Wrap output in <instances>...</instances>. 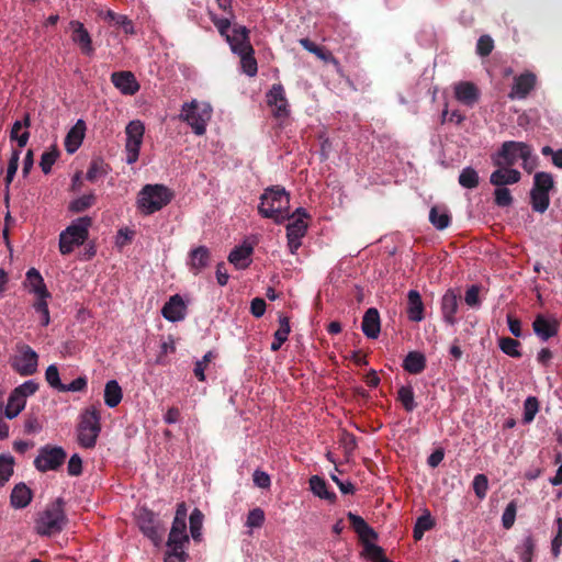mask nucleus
<instances>
[{
    "mask_svg": "<svg viewBox=\"0 0 562 562\" xmlns=\"http://www.w3.org/2000/svg\"><path fill=\"white\" fill-rule=\"evenodd\" d=\"M258 212L263 218L282 224L290 220V194L283 187L272 186L266 188L260 196Z\"/></svg>",
    "mask_w": 562,
    "mask_h": 562,
    "instance_id": "1",
    "label": "nucleus"
},
{
    "mask_svg": "<svg viewBox=\"0 0 562 562\" xmlns=\"http://www.w3.org/2000/svg\"><path fill=\"white\" fill-rule=\"evenodd\" d=\"M173 198V192L164 184H145L137 194L136 206L144 216H149L165 206Z\"/></svg>",
    "mask_w": 562,
    "mask_h": 562,
    "instance_id": "2",
    "label": "nucleus"
},
{
    "mask_svg": "<svg viewBox=\"0 0 562 562\" xmlns=\"http://www.w3.org/2000/svg\"><path fill=\"white\" fill-rule=\"evenodd\" d=\"M65 502L58 497L38 514L35 520V530L40 536L49 537L59 533L67 524Z\"/></svg>",
    "mask_w": 562,
    "mask_h": 562,
    "instance_id": "3",
    "label": "nucleus"
},
{
    "mask_svg": "<svg viewBox=\"0 0 562 562\" xmlns=\"http://www.w3.org/2000/svg\"><path fill=\"white\" fill-rule=\"evenodd\" d=\"M92 225V218L81 216L74 220L66 229L59 234V251L61 255H68L86 243L89 237V228Z\"/></svg>",
    "mask_w": 562,
    "mask_h": 562,
    "instance_id": "4",
    "label": "nucleus"
},
{
    "mask_svg": "<svg viewBox=\"0 0 562 562\" xmlns=\"http://www.w3.org/2000/svg\"><path fill=\"white\" fill-rule=\"evenodd\" d=\"M101 432V416L99 411L90 406L80 414L77 427V440L80 447L92 449Z\"/></svg>",
    "mask_w": 562,
    "mask_h": 562,
    "instance_id": "5",
    "label": "nucleus"
},
{
    "mask_svg": "<svg viewBox=\"0 0 562 562\" xmlns=\"http://www.w3.org/2000/svg\"><path fill=\"white\" fill-rule=\"evenodd\" d=\"M211 117L212 108L207 103H199L196 100H192L182 104L180 120L186 122L198 136L205 134Z\"/></svg>",
    "mask_w": 562,
    "mask_h": 562,
    "instance_id": "6",
    "label": "nucleus"
},
{
    "mask_svg": "<svg viewBox=\"0 0 562 562\" xmlns=\"http://www.w3.org/2000/svg\"><path fill=\"white\" fill-rule=\"evenodd\" d=\"M9 363L14 372L21 376H30L37 372L38 353L29 345L19 342L10 357Z\"/></svg>",
    "mask_w": 562,
    "mask_h": 562,
    "instance_id": "7",
    "label": "nucleus"
},
{
    "mask_svg": "<svg viewBox=\"0 0 562 562\" xmlns=\"http://www.w3.org/2000/svg\"><path fill=\"white\" fill-rule=\"evenodd\" d=\"M145 126L142 121L133 120L125 127V162L133 165L138 160Z\"/></svg>",
    "mask_w": 562,
    "mask_h": 562,
    "instance_id": "8",
    "label": "nucleus"
},
{
    "mask_svg": "<svg viewBox=\"0 0 562 562\" xmlns=\"http://www.w3.org/2000/svg\"><path fill=\"white\" fill-rule=\"evenodd\" d=\"M528 154V144L507 140L504 142L498 151L492 156V161L497 167H510L516 164L518 158H525Z\"/></svg>",
    "mask_w": 562,
    "mask_h": 562,
    "instance_id": "9",
    "label": "nucleus"
},
{
    "mask_svg": "<svg viewBox=\"0 0 562 562\" xmlns=\"http://www.w3.org/2000/svg\"><path fill=\"white\" fill-rule=\"evenodd\" d=\"M66 451L59 446L45 445L40 448L34 459V467L40 472L56 471L66 459Z\"/></svg>",
    "mask_w": 562,
    "mask_h": 562,
    "instance_id": "10",
    "label": "nucleus"
},
{
    "mask_svg": "<svg viewBox=\"0 0 562 562\" xmlns=\"http://www.w3.org/2000/svg\"><path fill=\"white\" fill-rule=\"evenodd\" d=\"M136 521L143 535L158 547L162 536L161 526L155 513L146 507H139L136 510Z\"/></svg>",
    "mask_w": 562,
    "mask_h": 562,
    "instance_id": "11",
    "label": "nucleus"
},
{
    "mask_svg": "<svg viewBox=\"0 0 562 562\" xmlns=\"http://www.w3.org/2000/svg\"><path fill=\"white\" fill-rule=\"evenodd\" d=\"M187 516L188 508L184 502L177 505L176 515L169 532L167 546L189 543V536L187 533Z\"/></svg>",
    "mask_w": 562,
    "mask_h": 562,
    "instance_id": "12",
    "label": "nucleus"
},
{
    "mask_svg": "<svg viewBox=\"0 0 562 562\" xmlns=\"http://www.w3.org/2000/svg\"><path fill=\"white\" fill-rule=\"evenodd\" d=\"M267 103L272 108L273 116L285 119L290 115V105L282 85H273L266 94Z\"/></svg>",
    "mask_w": 562,
    "mask_h": 562,
    "instance_id": "13",
    "label": "nucleus"
},
{
    "mask_svg": "<svg viewBox=\"0 0 562 562\" xmlns=\"http://www.w3.org/2000/svg\"><path fill=\"white\" fill-rule=\"evenodd\" d=\"M286 225V244L291 255H295L302 246V239L307 233L308 224L302 218L289 220Z\"/></svg>",
    "mask_w": 562,
    "mask_h": 562,
    "instance_id": "14",
    "label": "nucleus"
},
{
    "mask_svg": "<svg viewBox=\"0 0 562 562\" xmlns=\"http://www.w3.org/2000/svg\"><path fill=\"white\" fill-rule=\"evenodd\" d=\"M111 82L124 95H134L140 86L132 71H114L111 75Z\"/></svg>",
    "mask_w": 562,
    "mask_h": 562,
    "instance_id": "15",
    "label": "nucleus"
},
{
    "mask_svg": "<svg viewBox=\"0 0 562 562\" xmlns=\"http://www.w3.org/2000/svg\"><path fill=\"white\" fill-rule=\"evenodd\" d=\"M161 315L171 323H178L187 316V305L180 294H175L164 304Z\"/></svg>",
    "mask_w": 562,
    "mask_h": 562,
    "instance_id": "16",
    "label": "nucleus"
},
{
    "mask_svg": "<svg viewBox=\"0 0 562 562\" xmlns=\"http://www.w3.org/2000/svg\"><path fill=\"white\" fill-rule=\"evenodd\" d=\"M225 40L228 43L231 50L236 55L246 50H251L252 46L249 42V31L246 26H234L232 32L225 36Z\"/></svg>",
    "mask_w": 562,
    "mask_h": 562,
    "instance_id": "17",
    "label": "nucleus"
},
{
    "mask_svg": "<svg viewBox=\"0 0 562 562\" xmlns=\"http://www.w3.org/2000/svg\"><path fill=\"white\" fill-rule=\"evenodd\" d=\"M454 98L463 105L472 108L480 100L479 88L470 81L457 82L453 87Z\"/></svg>",
    "mask_w": 562,
    "mask_h": 562,
    "instance_id": "18",
    "label": "nucleus"
},
{
    "mask_svg": "<svg viewBox=\"0 0 562 562\" xmlns=\"http://www.w3.org/2000/svg\"><path fill=\"white\" fill-rule=\"evenodd\" d=\"M536 80V76L531 72H525L515 77L508 98L512 100L525 99L535 88Z\"/></svg>",
    "mask_w": 562,
    "mask_h": 562,
    "instance_id": "19",
    "label": "nucleus"
},
{
    "mask_svg": "<svg viewBox=\"0 0 562 562\" xmlns=\"http://www.w3.org/2000/svg\"><path fill=\"white\" fill-rule=\"evenodd\" d=\"M459 307V296L454 290L449 289L441 297V315L446 324L453 326L457 324L456 314Z\"/></svg>",
    "mask_w": 562,
    "mask_h": 562,
    "instance_id": "20",
    "label": "nucleus"
},
{
    "mask_svg": "<svg viewBox=\"0 0 562 562\" xmlns=\"http://www.w3.org/2000/svg\"><path fill=\"white\" fill-rule=\"evenodd\" d=\"M69 26L72 30V42L79 45L83 54L91 56L94 48L92 46L91 36L85 25L79 21H70Z\"/></svg>",
    "mask_w": 562,
    "mask_h": 562,
    "instance_id": "21",
    "label": "nucleus"
},
{
    "mask_svg": "<svg viewBox=\"0 0 562 562\" xmlns=\"http://www.w3.org/2000/svg\"><path fill=\"white\" fill-rule=\"evenodd\" d=\"M211 260V252L206 246H198L189 252L188 267L193 274H199L205 269Z\"/></svg>",
    "mask_w": 562,
    "mask_h": 562,
    "instance_id": "22",
    "label": "nucleus"
},
{
    "mask_svg": "<svg viewBox=\"0 0 562 562\" xmlns=\"http://www.w3.org/2000/svg\"><path fill=\"white\" fill-rule=\"evenodd\" d=\"M254 247L251 244L244 241L241 245L233 248L228 255V261L238 270L248 268L251 263V255Z\"/></svg>",
    "mask_w": 562,
    "mask_h": 562,
    "instance_id": "23",
    "label": "nucleus"
},
{
    "mask_svg": "<svg viewBox=\"0 0 562 562\" xmlns=\"http://www.w3.org/2000/svg\"><path fill=\"white\" fill-rule=\"evenodd\" d=\"M537 540L531 530H526L519 543L515 547V552L520 562H532L536 555Z\"/></svg>",
    "mask_w": 562,
    "mask_h": 562,
    "instance_id": "24",
    "label": "nucleus"
},
{
    "mask_svg": "<svg viewBox=\"0 0 562 562\" xmlns=\"http://www.w3.org/2000/svg\"><path fill=\"white\" fill-rule=\"evenodd\" d=\"M406 314L414 323H420L425 318V305L417 290L412 289L407 292Z\"/></svg>",
    "mask_w": 562,
    "mask_h": 562,
    "instance_id": "25",
    "label": "nucleus"
},
{
    "mask_svg": "<svg viewBox=\"0 0 562 562\" xmlns=\"http://www.w3.org/2000/svg\"><path fill=\"white\" fill-rule=\"evenodd\" d=\"M23 286L24 289L27 290L29 293H32L35 296L50 294L44 281V278L36 268H30L26 271Z\"/></svg>",
    "mask_w": 562,
    "mask_h": 562,
    "instance_id": "26",
    "label": "nucleus"
},
{
    "mask_svg": "<svg viewBox=\"0 0 562 562\" xmlns=\"http://www.w3.org/2000/svg\"><path fill=\"white\" fill-rule=\"evenodd\" d=\"M361 329L367 338L375 339L379 337L381 331V321L379 311L375 307H370L364 312Z\"/></svg>",
    "mask_w": 562,
    "mask_h": 562,
    "instance_id": "27",
    "label": "nucleus"
},
{
    "mask_svg": "<svg viewBox=\"0 0 562 562\" xmlns=\"http://www.w3.org/2000/svg\"><path fill=\"white\" fill-rule=\"evenodd\" d=\"M532 329L542 341H547L558 335L559 325L554 319H548L539 314L532 323Z\"/></svg>",
    "mask_w": 562,
    "mask_h": 562,
    "instance_id": "28",
    "label": "nucleus"
},
{
    "mask_svg": "<svg viewBox=\"0 0 562 562\" xmlns=\"http://www.w3.org/2000/svg\"><path fill=\"white\" fill-rule=\"evenodd\" d=\"M86 133V123L79 119L68 131L65 137V149L68 154H75L81 146Z\"/></svg>",
    "mask_w": 562,
    "mask_h": 562,
    "instance_id": "29",
    "label": "nucleus"
},
{
    "mask_svg": "<svg viewBox=\"0 0 562 562\" xmlns=\"http://www.w3.org/2000/svg\"><path fill=\"white\" fill-rule=\"evenodd\" d=\"M521 173L514 168L498 167L490 176V182L495 187H505L520 181Z\"/></svg>",
    "mask_w": 562,
    "mask_h": 562,
    "instance_id": "30",
    "label": "nucleus"
},
{
    "mask_svg": "<svg viewBox=\"0 0 562 562\" xmlns=\"http://www.w3.org/2000/svg\"><path fill=\"white\" fill-rule=\"evenodd\" d=\"M33 493L25 483L16 484L10 495L11 506L15 509L25 508L32 501Z\"/></svg>",
    "mask_w": 562,
    "mask_h": 562,
    "instance_id": "31",
    "label": "nucleus"
},
{
    "mask_svg": "<svg viewBox=\"0 0 562 562\" xmlns=\"http://www.w3.org/2000/svg\"><path fill=\"white\" fill-rule=\"evenodd\" d=\"M103 398L109 408H114L122 402L123 391L116 380L112 379L105 383Z\"/></svg>",
    "mask_w": 562,
    "mask_h": 562,
    "instance_id": "32",
    "label": "nucleus"
},
{
    "mask_svg": "<svg viewBox=\"0 0 562 562\" xmlns=\"http://www.w3.org/2000/svg\"><path fill=\"white\" fill-rule=\"evenodd\" d=\"M278 321L279 328L273 334V340L270 346L271 351H278L288 340L289 334L291 331L290 319L288 316L280 314Z\"/></svg>",
    "mask_w": 562,
    "mask_h": 562,
    "instance_id": "33",
    "label": "nucleus"
},
{
    "mask_svg": "<svg viewBox=\"0 0 562 562\" xmlns=\"http://www.w3.org/2000/svg\"><path fill=\"white\" fill-rule=\"evenodd\" d=\"M426 368V357L419 351H409L403 360V369L411 374H419Z\"/></svg>",
    "mask_w": 562,
    "mask_h": 562,
    "instance_id": "34",
    "label": "nucleus"
},
{
    "mask_svg": "<svg viewBox=\"0 0 562 562\" xmlns=\"http://www.w3.org/2000/svg\"><path fill=\"white\" fill-rule=\"evenodd\" d=\"M429 222L438 231L446 229L451 222V216L447 207L435 205L429 211Z\"/></svg>",
    "mask_w": 562,
    "mask_h": 562,
    "instance_id": "35",
    "label": "nucleus"
},
{
    "mask_svg": "<svg viewBox=\"0 0 562 562\" xmlns=\"http://www.w3.org/2000/svg\"><path fill=\"white\" fill-rule=\"evenodd\" d=\"M52 299L50 294L35 296V301L32 304L33 311L40 317V324L42 327H47L50 324V314L48 308V300Z\"/></svg>",
    "mask_w": 562,
    "mask_h": 562,
    "instance_id": "36",
    "label": "nucleus"
},
{
    "mask_svg": "<svg viewBox=\"0 0 562 562\" xmlns=\"http://www.w3.org/2000/svg\"><path fill=\"white\" fill-rule=\"evenodd\" d=\"M308 482L310 488L315 496L329 502H334L336 499V494L328 491L327 483L323 477L318 475H312Z\"/></svg>",
    "mask_w": 562,
    "mask_h": 562,
    "instance_id": "37",
    "label": "nucleus"
},
{
    "mask_svg": "<svg viewBox=\"0 0 562 562\" xmlns=\"http://www.w3.org/2000/svg\"><path fill=\"white\" fill-rule=\"evenodd\" d=\"M104 19L121 27L125 34L133 35L135 33L132 20L125 14H119L112 10H108L104 14Z\"/></svg>",
    "mask_w": 562,
    "mask_h": 562,
    "instance_id": "38",
    "label": "nucleus"
},
{
    "mask_svg": "<svg viewBox=\"0 0 562 562\" xmlns=\"http://www.w3.org/2000/svg\"><path fill=\"white\" fill-rule=\"evenodd\" d=\"M348 519L360 538H374L376 536L374 530L367 524V521L361 516L353 513H348Z\"/></svg>",
    "mask_w": 562,
    "mask_h": 562,
    "instance_id": "39",
    "label": "nucleus"
},
{
    "mask_svg": "<svg viewBox=\"0 0 562 562\" xmlns=\"http://www.w3.org/2000/svg\"><path fill=\"white\" fill-rule=\"evenodd\" d=\"M458 181L464 189H474L479 186L480 177L473 167L468 166L461 170Z\"/></svg>",
    "mask_w": 562,
    "mask_h": 562,
    "instance_id": "40",
    "label": "nucleus"
},
{
    "mask_svg": "<svg viewBox=\"0 0 562 562\" xmlns=\"http://www.w3.org/2000/svg\"><path fill=\"white\" fill-rule=\"evenodd\" d=\"M26 401L20 398L12 392L10 393L8 397V403L4 408V416L8 419H13L25 408Z\"/></svg>",
    "mask_w": 562,
    "mask_h": 562,
    "instance_id": "41",
    "label": "nucleus"
},
{
    "mask_svg": "<svg viewBox=\"0 0 562 562\" xmlns=\"http://www.w3.org/2000/svg\"><path fill=\"white\" fill-rule=\"evenodd\" d=\"M255 50L251 47V50L243 52L237 54L240 57V66L244 74H246L249 77H254L257 75L258 66L257 60L254 57Z\"/></svg>",
    "mask_w": 562,
    "mask_h": 562,
    "instance_id": "42",
    "label": "nucleus"
},
{
    "mask_svg": "<svg viewBox=\"0 0 562 562\" xmlns=\"http://www.w3.org/2000/svg\"><path fill=\"white\" fill-rule=\"evenodd\" d=\"M397 400L408 413L413 412L417 404L415 402L414 390L411 385H402L397 391Z\"/></svg>",
    "mask_w": 562,
    "mask_h": 562,
    "instance_id": "43",
    "label": "nucleus"
},
{
    "mask_svg": "<svg viewBox=\"0 0 562 562\" xmlns=\"http://www.w3.org/2000/svg\"><path fill=\"white\" fill-rule=\"evenodd\" d=\"M531 207L535 212L544 213L550 204L549 193L531 189L530 191Z\"/></svg>",
    "mask_w": 562,
    "mask_h": 562,
    "instance_id": "44",
    "label": "nucleus"
},
{
    "mask_svg": "<svg viewBox=\"0 0 562 562\" xmlns=\"http://www.w3.org/2000/svg\"><path fill=\"white\" fill-rule=\"evenodd\" d=\"M190 533L194 541L202 538L203 514L199 508H194L189 516Z\"/></svg>",
    "mask_w": 562,
    "mask_h": 562,
    "instance_id": "45",
    "label": "nucleus"
},
{
    "mask_svg": "<svg viewBox=\"0 0 562 562\" xmlns=\"http://www.w3.org/2000/svg\"><path fill=\"white\" fill-rule=\"evenodd\" d=\"M498 347L505 355L513 358H520V342L510 337H502L498 339Z\"/></svg>",
    "mask_w": 562,
    "mask_h": 562,
    "instance_id": "46",
    "label": "nucleus"
},
{
    "mask_svg": "<svg viewBox=\"0 0 562 562\" xmlns=\"http://www.w3.org/2000/svg\"><path fill=\"white\" fill-rule=\"evenodd\" d=\"M14 458L11 454L0 456V487L3 486L12 476Z\"/></svg>",
    "mask_w": 562,
    "mask_h": 562,
    "instance_id": "47",
    "label": "nucleus"
},
{
    "mask_svg": "<svg viewBox=\"0 0 562 562\" xmlns=\"http://www.w3.org/2000/svg\"><path fill=\"white\" fill-rule=\"evenodd\" d=\"M434 527V520L430 514L427 512L426 514L419 516L415 522L413 536L415 540H420L425 533V531L430 530Z\"/></svg>",
    "mask_w": 562,
    "mask_h": 562,
    "instance_id": "48",
    "label": "nucleus"
},
{
    "mask_svg": "<svg viewBox=\"0 0 562 562\" xmlns=\"http://www.w3.org/2000/svg\"><path fill=\"white\" fill-rule=\"evenodd\" d=\"M186 546L172 544L167 546L166 555L164 562H186L188 559Z\"/></svg>",
    "mask_w": 562,
    "mask_h": 562,
    "instance_id": "49",
    "label": "nucleus"
},
{
    "mask_svg": "<svg viewBox=\"0 0 562 562\" xmlns=\"http://www.w3.org/2000/svg\"><path fill=\"white\" fill-rule=\"evenodd\" d=\"M58 157L59 151L55 145L42 154L40 167L45 175L52 171V167L54 166Z\"/></svg>",
    "mask_w": 562,
    "mask_h": 562,
    "instance_id": "50",
    "label": "nucleus"
},
{
    "mask_svg": "<svg viewBox=\"0 0 562 562\" xmlns=\"http://www.w3.org/2000/svg\"><path fill=\"white\" fill-rule=\"evenodd\" d=\"M95 196L93 193L83 194L74 199L69 204V211L74 213H81L94 204Z\"/></svg>",
    "mask_w": 562,
    "mask_h": 562,
    "instance_id": "51",
    "label": "nucleus"
},
{
    "mask_svg": "<svg viewBox=\"0 0 562 562\" xmlns=\"http://www.w3.org/2000/svg\"><path fill=\"white\" fill-rule=\"evenodd\" d=\"M40 384L35 380L24 381L22 384L18 385L11 392L19 396L20 398L26 401L27 397L34 395L38 391Z\"/></svg>",
    "mask_w": 562,
    "mask_h": 562,
    "instance_id": "52",
    "label": "nucleus"
},
{
    "mask_svg": "<svg viewBox=\"0 0 562 562\" xmlns=\"http://www.w3.org/2000/svg\"><path fill=\"white\" fill-rule=\"evenodd\" d=\"M539 411V402L536 396H528L524 402L522 423L530 424Z\"/></svg>",
    "mask_w": 562,
    "mask_h": 562,
    "instance_id": "53",
    "label": "nucleus"
},
{
    "mask_svg": "<svg viewBox=\"0 0 562 562\" xmlns=\"http://www.w3.org/2000/svg\"><path fill=\"white\" fill-rule=\"evenodd\" d=\"M553 177L548 172H537L533 177V187L532 189H537L539 191L549 193L553 188Z\"/></svg>",
    "mask_w": 562,
    "mask_h": 562,
    "instance_id": "54",
    "label": "nucleus"
},
{
    "mask_svg": "<svg viewBox=\"0 0 562 562\" xmlns=\"http://www.w3.org/2000/svg\"><path fill=\"white\" fill-rule=\"evenodd\" d=\"M108 170L102 160H92L86 173V179L90 182L97 181V179L105 177Z\"/></svg>",
    "mask_w": 562,
    "mask_h": 562,
    "instance_id": "55",
    "label": "nucleus"
},
{
    "mask_svg": "<svg viewBox=\"0 0 562 562\" xmlns=\"http://www.w3.org/2000/svg\"><path fill=\"white\" fill-rule=\"evenodd\" d=\"M234 18V14L232 11H229L228 16L220 18L212 11H210V19L213 22V24L218 30L220 34L222 36H226L229 33V27L232 24V19Z\"/></svg>",
    "mask_w": 562,
    "mask_h": 562,
    "instance_id": "56",
    "label": "nucleus"
},
{
    "mask_svg": "<svg viewBox=\"0 0 562 562\" xmlns=\"http://www.w3.org/2000/svg\"><path fill=\"white\" fill-rule=\"evenodd\" d=\"M45 380L53 390L60 392L64 383L60 380L58 367L55 363H52L46 368Z\"/></svg>",
    "mask_w": 562,
    "mask_h": 562,
    "instance_id": "57",
    "label": "nucleus"
},
{
    "mask_svg": "<svg viewBox=\"0 0 562 562\" xmlns=\"http://www.w3.org/2000/svg\"><path fill=\"white\" fill-rule=\"evenodd\" d=\"M516 514H517V504L515 501H510L502 515V526L504 529H510L516 520Z\"/></svg>",
    "mask_w": 562,
    "mask_h": 562,
    "instance_id": "58",
    "label": "nucleus"
},
{
    "mask_svg": "<svg viewBox=\"0 0 562 562\" xmlns=\"http://www.w3.org/2000/svg\"><path fill=\"white\" fill-rule=\"evenodd\" d=\"M20 130H22V122L20 120H18L12 125V128L10 132V138H11V140H15L18 143L19 147L23 148L26 146V144L30 139V132L24 131L23 133L19 134Z\"/></svg>",
    "mask_w": 562,
    "mask_h": 562,
    "instance_id": "59",
    "label": "nucleus"
},
{
    "mask_svg": "<svg viewBox=\"0 0 562 562\" xmlns=\"http://www.w3.org/2000/svg\"><path fill=\"white\" fill-rule=\"evenodd\" d=\"M473 491L477 498L484 499L488 490V480L485 474H476L472 482Z\"/></svg>",
    "mask_w": 562,
    "mask_h": 562,
    "instance_id": "60",
    "label": "nucleus"
},
{
    "mask_svg": "<svg viewBox=\"0 0 562 562\" xmlns=\"http://www.w3.org/2000/svg\"><path fill=\"white\" fill-rule=\"evenodd\" d=\"M494 202L499 207H507L513 204V196L506 187H496L494 190Z\"/></svg>",
    "mask_w": 562,
    "mask_h": 562,
    "instance_id": "61",
    "label": "nucleus"
},
{
    "mask_svg": "<svg viewBox=\"0 0 562 562\" xmlns=\"http://www.w3.org/2000/svg\"><path fill=\"white\" fill-rule=\"evenodd\" d=\"M557 533L551 540V553L553 558H558L562 548V517L555 519Z\"/></svg>",
    "mask_w": 562,
    "mask_h": 562,
    "instance_id": "62",
    "label": "nucleus"
},
{
    "mask_svg": "<svg viewBox=\"0 0 562 562\" xmlns=\"http://www.w3.org/2000/svg\"><path fill=\"white\" fill-rule=\"evenodd\" d=\"M265 522V512L256 507L249 510L247 515L246 526L249 528H260Z\"/></svg>",
    "mask_w": 562,
    "mask_h": 562,
    "instance_id": "63",
    "label": "nucleus"
},
{
    "mask_svg": "<svg viewBox=\"0 0 562 562\" xmlns=\"http://www.w3.org/2000/svg\"><path fill=\"white\" fill-rule=\"evenodd\" d=\"M494 48V41L490 35H482L476 42V54L485 57L488 56Z\"/></svg>",
    "mask_w": 562,
    "mask_h": 562,
    "instance_id": "64",
    "label": "nucleus"
}]
</instances>
